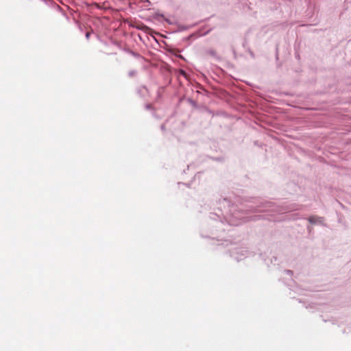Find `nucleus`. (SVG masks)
Masks as SVG:
<instances>
[{"instance_id": "f257e3e1", "label": "nucleus", "mask_w": 351, "mask_h": 351, "mask_svg": "<svg viewBox=\"0 0 351 351\" xmlns=\"http://www.w3.org/2000/svg\"><path fill=\"white\" fill-rule=\"evenodd\" d=\"M145 110L150 111L154 117L158 118V117L156 114V110L152 104H146L145 105Z\"/></svg>"}, {"instance_id": "f03ea898", "label": "nucleus", "mask_w": 351, "mask_h": 351, "mask_svg": "<svg viewBox=\"0 0 351 351\" xmlns=\"http://www.w3.org/2000/svg\"><path fill=\"white\" fill-rule=\"evenodd\" d=\"M204 53L206 56H210L214 57V58H217V57L216 51L214 50V49H212L206 50Z\"/></svg>"}, {"instance_id": "7ed1b4c3", "label": "nucleus", "mask_w": 351, "mask_h": 351, "mask_svg": "<svg viewBox=\"0 0 351 351\" xmlns=\"http://www.w3.org/2000/svg\"><path fill=\"white\" fill-rule=\"evenodd\" d=\"M137 73V71H135V70H132V71H130L129 73H128V75L130 77H132L134 76H135Z\"/></svg>"}, {"instance_id": "20e7f679", "label": "nucleus", "mask_w": 351, "mask_h": 351, "mask_svg": "<svg viewBox=\"0 0 351 351\" xmlns=\"http://www.w3.org/2000/svg\"><path fill=\"white\" fill-rule=\"evenodd\" d=\"M189 102L192 104L193 106L196 107L197 106V103L196 101H195L194 100L191 99H189Z\"/></svg>"}, {"instance_id": "39448f33", "label": "nucleus", "mask_w": 351, "mask_h": 351, "mask_svg": "<svg viewBox=\"0 0 351 351\" xmlns=\"http://www.w3.org/2000/svg\"><path fill=\"white\" fill-rule=\"evenodd\" d=\"M90 36V32H88L86 33V39H89Z\"/></svg>"}, {"instance_id": "423d86ee", "label": "nucleus", "mask_w": 351, "mask_h": 351, "mask_svg": "<svg viewBox=\"0 0 351 351\" xmlns=\"http://www.w3.org/2000/svg\"><path fill=\"white\" fill-rule=\"evenodd\" d=\"M130 53H131L133 56H139V55H138V53H135V52H134V51H130Z\"/></svg>"}, {"instance_id": "0eeeda50", "label": "nucleus", "mask_w": 351, "mask_h": 351, "mask_svg": "<svg viewBox=\"0 0 351 351\" xmlns=\"http://www.w3.org/2000/svg\"><path fill=\"white\" fill-rule=\"evenodd\" d=\"M309 221H310L311 223H313V222H314V221H313V217H311V218L309 219Z\"/></svg>"}]
</instances>
